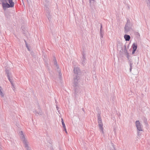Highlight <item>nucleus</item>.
Returning a JSON list of instances; mask_svg holds the SVG:
<instances>
[{"instance_id": "nucleus-33", "label": "nucleus", "mask_w": 150, "mask_h": 150, "mask_svg": "<svg viewBox=\"0 0 150 150\" xmlns=\"http://www.w3.org/2000/svg\"><path fill=\"white\" fill-rule=\"evenodd\" d=\"M75 91L76 93H77V91H76V89H75Z\"/></svg>"}, {"instance_id": "nucleus-32", "label": "nucleus", "mask_w": 150, "mask_h": 150, "mask_svg": "<svg viewBox=\"0 0 150 150\" xmlns=\"http://www.w3.org/2000/svg\"><path fill=\"white\" fill-rule=\"evenodd\" d=\"M24 41H25V45H26V43H27V42H26V41L25 40H24Z\"/></svg>"}, {"instance_id": "nucleus-29", "label": "nucleus", "mask_w": 150, "mask_h": 150, "mask_svg": "<svg viewBox=\"0 0 150 150\" xmlns=\"http://www.w3.org/2000/svg\"><path fill=\"white\" fill-rule=\"evenodd\" d=\"M64 129L65 130V131L66 133H67V130H66V128H65V129Z\"/></svg>"}, {"instance_id": "nucleus-19", "label": "nucleus", "mask_w": 150, "mask_h": 150, "mask_svg": "<svg viewBox=\"0 0 150 150\" xmlns=\"http://www.w3.org/2000/svg\"><path fill=\"white\" fill-rule=\"evenodd\" d=\"M62 124V125L63 126V127L64 129H65L66 127H65L64 122H63Z\"/></svg>"}, {"instance_id": "nucleus-27", "label": "nucleus", "mask_w": 150, "mask_h": 150, "mask_svg": "<svg viewBox=\"0 0 150 150\" xmlns=\"http://www.w3.org/2000/svg\"><path fill=\"white\" fill-rule=\"evenodd\" d=\"M92 1H94V0H89V1L90 3Z\"/></svg>"}, {"instance_id": "nucleus-31", "label": "nucleus", "mask_w": 150, "mask_h": 150, "mask_svg": "<svg viewBox=\"0 0 150 150\" xmlns=\"http://www.w3.org/2000/svg\"><path fill=\"white\" fill-rule=\"evenodd\" d=\"M2 148L1 147V146H0V150H2Z\"/></svg>"}, {"instance_id": "nucleus-18", "label": "nucleus", "mask_w": 150, "mask_h": 150, "mask_svg": "<svg viewBox=\"0 0 150 150\" xmlns=\"http://www.w3.org/2000/svg\"><path fill=\"white\" fill-rule=\"evenodd\" d=\"M83 60L82 63L83 64H84L85 62V59L84 57H83Z\"/></svg>"}, {"instance_id": "nucleus-3", "label": "nucleus", "mask_w": 150, "mask_h": 150, "mask_svg": "<svg viewBox=\"0 0 150 150\" xmlns=\"http://www.w3.org/2000/svg\"><path fill=\"white\" fill-rule=\"evenodd\" d=\"M133 24V23L130 21L129 18H127V22L124 28L125 33H127L132 30Z\"/></svg>"}, {"instance_id": "nucleus-2", "label": "nucleus", "mask_w": 150, "mask_h": 150, "mask_svg": "<svg viewBox=\"0 0 150 150\" xmlns=\"http://www.w3.org/2000/svg\"><path fill=\"white\" fill-rule=\"evenodd\" d=\"M75 74H77L74 78V86L76 87L78 86V85L80 81V77L78 75L80 73V70L78 67H74V70Z\"/></svg>"}, {"instance_id": "nucleus-23", "label": "nucleus", "mask_w": 150, "mask_h": 150, "mask_svg": "<svg viewBox=\"0 0 150 150\" xmlns=\"http://www.w3.org/2000/svg\"><path fill=\"white\" fill-rule=\"evenodd\" d=\"M129 64V66H130V68H132V64H133V63H130V64Z\"/></svg>"}, {"instance_id": "nucleus-12", "label": "nucleus", "mask_w": 150, "mask_h": 150, "mask_svg": "<svg viewBox=\"0 0 150 150\" xmlns=\"http://www.w3.org/2000/svg\"><path fill=\"white\" fill-rule=\"evenodd\" d=\"M132 47L133 50H136L137 48V45L135 43H134L132 45Z\"/></svg>"}, {"instance_id": "nucleus-13", "label": "nucleus", "mask_w": 150, "mask_h": 150, "mask_svg": "<svg viewBox=\"0 0 150 150\" xmlns=\"http://www.w3.org/2000/svg\"><path fill=\"white\" fill-rule=\"evenodd\" d=\"M146 1L148 8L150 10V0H146Z\"/></svg>"}, {"instance_id": "nucleus-14", "label": "nucleus", "mask_w": 150, "mask_h": 150, "mask_svg": "<svg viewBox=\"0 0 150 150\" xmlns=\"http://www.w3.org/2000/svg\"><path fill=\"white\" fill-rule=\"evenodd\" d=\"M46 15L47 16L48 19L49 21H50L51 20V16L50 14V13L49 12H47L46 14Z\"/></svg>"}, {"instance_id": "nucleus-4", "label": "nucleus", "mask_w": 150, "mask_h": 150, "mask_svg": "<svg viewBox=\"0 0 150 150\" xmlns=\"http://www.w3.org/2000/svg\"><path fill=\"white\" fill-rule=\"evenodd\" d=\"M19 134L20 136V138L24 145L25 147L27 150H30L28 146V143L22 131H21L19 132Z\"/></svg>"}, {"instance_id": "nucleus-6", "label": "nucleus", "mask_w": 150, "mask_h": 150, "mask_svg": "<svg viewBox=\"0 0 150 150\" xmlns=\"http://www.w3.org/2000/svg\"><path fill=\"white\" fill-rule=\"evenodd\" d=\"M97 117H98V126L100 130V132L102 134H103L104 132L103 131V124L102 122V119L100 116V113L97 114Z\"/></svg>"}, {"instance_id": "nucleus-1", "label": "nucleus", "mask_w": 150, "mask_h": 150, "mask_svg": "<svg viewBox=\"0 0 150 150\" xmlns=\"http://www.w3.org/2000/svg\"><path fill=\"white\" fill-rule=\"evenodd\" d=\"M2 2V6L4 10L7 8L13 7L14 5V3L13 0H0Z\"/></svg>"}, {"instance_id": "nucleus-34", "label": "nucleus", "mask_w": 150, "mask_h": 150, "mask_svg": "<svg viewBox=\"0 0 150 150\" xmlns=\"http://www.w3.org/2000/svg\"><path fill=\"white\" fill-rule=\"evenodd\" d=\"M57 110H58V109L59 108H58V107H57Z\"/></svg>"}, {"instance_id": "nucleus-30", "label": "nucleus", "mask_w": 150, "mask_h": 150, "mask_svg": "<svg viewBox=\"0 0 150 150\" xmlns=\"http://www.w3.org/2000/svg\"><path fill=\"white\" fill-rule=\"evenodd\" d=\"M132 68H130V71L131 72V71H132Z\"/></svg>"}, {"instance_id": "nucleus-9", "label": "nucleus", "mask_w": 150, "mask_h": 150, "mask_svg": "<svg viewBox=\"0 0 150 150\" xmlns=\"http://www.w3.org/2000/svg\"><path fill=\"white\" fill-rule=\"evenodd\" d=\"M124 38L126 41H129L130 39V37L129 35H125L124 36Z\"/></svg>"}, {"instance_id": "nucleus-35", "label": "nucleus", "mask_w": 150, "mask_h": 150, "mask_svg": "<svg viewBox=\"0 0 150 150\" xmlns=\"http://www.w3.org/2000/svg\"><path fill=\"white\" fill-rule=\"evenodd\" d=\"M82 110H83V111H84V110L83 109H83H82Z\"/></svg>"}, {"instance_id": "nucleus-36", "label": "nucleus", "mask_w": 150, "mask_h": 150, "mask_svg": "<svg viewBox=\"0 0 150 150\" xmlns=\"http://www.w3.org/2000/svg\"><path fill=\"white\" fill-rule=\"evenodd\" d=\"M45 1H47V0H45Z\"/></svg>"}, {"instance_id": "nucleus-8", "label": "nucleus", "mask_w": 150, "mask_h": 150, "mask_svg": "<svg viewBox=\"0 0 150 150\" xmlns=\"http://www.w3.org/2000/svg\"><path fill=\"white\" fill-rule=\"evenodd\" d=\"M35 112V113L38 114L39 115H41L42 114V111L39 106H38V109L36 110Z\"/></svg>"}, {"instance_id": "nucleus-28", "label": "nucleus", "mask_w": 150, "mask_h": 150, "mask_svg": "<svg viewBox=\"0 0 150 150\" xmlns=\"http://www.w3.org/2000/svg\"><path fill=\"white\" fill-rule=\"evenodd\" d=\"M2 89V88L0 86V91H1Z\"/></svg>"}, {"instance_id": "nucleus-16", "label": "nucleus", "mask_w": 150, "mask_h": 150, "mask_svg": "<svg viewBox=\"0 0 150 150\" xmlns=\"http://www.w3.org/2000/svg\"><path fill=\"white\" fill-rule=\"evenodd\" d=\"M124 52L125 53H127L128 54V53L127 52V50L126 48V47L125 45V49H124Z\"/></svg>"}, {"instance_id": "nucleus-15", "label": "nucleus", "mask_w": 150, "mask_h": 150, "mask_svg": "<svg viewBox=\"0 0 150 150\" xmlns=\"http://www.w3.org/2000/svg\"><path fill=\"white\" fill-rule=\"evenodd\" d=\"M6 73L7 74V77L11 76V74L10 73L9 71L8 70H6Z\"/></svg>"}, {"instance_id": "nucleus-20", "label": "nucleus", "mask_w": 150, "mask_h": 150, "mask_svg": "<svg viewBox=\"0 0 150 150\" xmlns=\"http://www.w3.org/2000/svg\"><path fill=\"white\" fill-rule=\"evenodd\" d=\"M59 73V78H60L61 77V76H62V73H61V71H60L59 72H58Z\"/></svg>"}, {"instance_id": "nucleus-11", "label": "nucleus", "mask_w": 150, "mask_h": 150, "mask_svg": "<svg viewBox=\"0 0 150 150\" xmlns=\"http://www.w3.org/2000/svg\"><path fill=\"white\" fill-rule=\"evenodd\" d=\"M11 76L8 77V79L10 82H11L12 86L13 87V89L14 90V88H15L14 86V84H13V82H12L11 79Z\"/></svg>"}, {"instance_id": "nucleus-22", "label": "nucleus", "mask_w": 150, "mask_h": 150, "mask_svg": "<svg viewBox=\"0 0 150 150\" xmlns=\"http://www.w3.org/2000/svg\"><path fill=\"white\" fill-rule=\"evenodd\" d=\"M129 64L133 63H132V60L131 59H129Z\"/></svg>"}, {"instance_id": "nucleus-26", "label": "nucleus", "mask_w": 150, "mask_h": 150, "mask_svg": "<svg viewBox=\"0 0 150 150\" xmlns=\"http://www.w3.org/2000/svg\"><path fill=\"white\" fill-rule=\"evenodd\" d=\"M61 121H62V124L63 123V122H64L62 118V119H61Z\"/></svg>"}, {"instance_id": "nucleus-10", "label": "nucleus", "mask_w": 150, "mask_h": 150, "mask_svg": "<svg viewBox=\"0 0 150 150\" xmlns=\"http://www.w3.org/2000/svg\"><path fill=\"white\" fill-rule=\"evenodd\" d=\"M102 26L101 25L100 28V38H102L103 37V34H104V32L102 31Z\"/></svg>"}, {"instance_id": "nucleus-21", "label": "nucleus", "mask_w": 150, "mask_h": 150, "mask_svg": "<svg viewBox=\"0 0 150 150\" xmlns=\"http://www.w3.org/2000/svg\"><path fill=\"white\" fill-rule=\"evenodd\" d=\"M26 47L27 48V49H28V51H30V49H29V48L28 47V46L27 44V43H26Z\"/></svg>"}, {"instance_id": "nucleus-25", "label": "nucleus", "mask_w": 150, "mask_h": 150, "mask_svg": "<svg viewBox=\"0 0 150 150\" xmlns=\"http://www.w3.org/2000/svg\"><path fill=\"white\" fill-rule=\"evenodd\" d=\"M144 123H145L146 125H148V124L146 120H145L144 121Z\"/></svg>"}, {"instance_id": "nucleus-24", "label": "nucleus", "mask_w": 150, "mask_h": 150, "mask_svg": "<svg viewBox=\"0 0 150 150\" xmlns=\"http://www.w3.org/2000/svg\"><path fill=\"white\" fill-rule=\"evenodd\" d=\"M136 50H133V51H132V54H134V53Z\"/></svg>"}, {"instance_id": "nucleus-7", "label": "nucleus", "mask_w": 150, "mask_h": 150, "mask_svg": "<svg viewBox=\"0 0 150 150\" xmlns=\"http://www.w3.org/2000/svg\"><path fill=\"white\" fill-rule=\"evenodd\" d=\"M54 65L55 66V67L56 68V70L58 72L60 71V69L59 68V66L57 64V62L56 60V59L54 58Z\"/></svg>"}, {"instance_id": "nucleus-5", "label": "nucleus", "mask_w": 150, "mask_h": 150, "mask_svg": "<svg viewBox=\"0 0 150 150\" xmlns=\"http://www.w3.org/2000/svg\"><path fill=\"white\" fill-rule=\"evenodd\" d=\"M135 125L137 129L138 136L140 137L141 134V132L143 131V126L139 120H137L135 121Z\"/></svg>"}, {"instance_id": "nucleus-17", "label": "nucleus", "mask_w": 150, "mask_h": 150, "mask_svg": "<svg viewBox=\"0 0 150 150\" xmlns=\"http://www.w3.org/2000/svg\"><path fill=\"white\" fill-rule=\"evenodd\" d=\"M0 95L1 97H4V94L2 92V91H0Z\"/></svg>"}]
</instances>
